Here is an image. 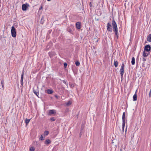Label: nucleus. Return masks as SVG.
I'll return each instance as SVG.
<instances>
[{"mask_svg":"<svg viewBox=\"0 0 151 151\" xmlns=\"http://www.w3.org/2000/svg\"><path fill=\"white\" fill-rule=\"evenodd\" d=\"M112 24L113 26V30L115 34V36L116 37L117 39L119 37V33L118 32V28L116 24L114 19L112 20Z\"/></svg>","mask_w":151,"mask_h":151,"instance_id":"f257e3e1","label":"nucleus"},{"mask_svg":"<svg viewBox=\"0 0 151 151\" xmlns=\"http://www.w3.org/2000/svg\"><path fill=\"white\" fill-rule=\"evenodd\" d=\"M11 33L12 34V36L13 37H15L16 36V29L14 26H12V29L11 30Z\"/></svg>","mask_w":151,"mask_h":151,"instance_id":"f03ea898","label":"nucleus"},{"mask_svg":"<svg viewBox=\"0 0 151 151\" xmlns=\"http://www.w3.org/2000/svg\"><path fill=\"white\" fill-rule=\"evenodd\" d=\"M124 66V63H123L122 64L121 69L120 70V73L121 75V78L122 79V78H123Z\"/></svg>","mask_w":151,"mask_h":151,"instance_id":"7ed1b4c3","label":"nucleus"},{"mask_svg":"<svg viewBox=\"0 0 151 151\" xmlns=\"http://www.w3.org/2000/svg\"><path fill=\"white\" fill-rule=\"evenodd\" d=\"M111 25L110 23L109 22L107 24V30L110 32L112 31V29L111 28Z\"/></svg>","mask_w":151,"mask_h":151,"instance_id":"20e7f679","label":"nucleus"},{"mask_svg":"<svg viewBox=\"0 0 151 151\" xmlns=\"http://www.w3.org/2000/svg\"><path fill=\"white\" fill-rule=\"evenodd\" d=\"M151 50V47L150 45H146L144 49V50L147 52H150Z\"/></svg>","mask_w":151,"mask_h":151,"instance_id":"39448f33","label":"nucleus"},{"mask_svg":"<svg viewBox=\"0 0 151 151\" xmlns=\"http://www.w3.org/2000/svg\"><path fill=\"white\" fill-rule=\"evenodd\" d=\"M150 52H147L144 50L142 55L144 57H146L150 55Z\"/></svg>","mask_w":151,"mask_h":151,"instance_id":"423d86ee","label":"nucleus"},{"mask_svg":"<svg viewBox=\"0 0 151 151\" xmlns=\"http://www.w3.org/2000/svg\"><path fill=\"white\" fill-rule=\"evenodd\" d=\"M24 71H22V75H21V80H20L21 83V85L22 86H23V76H24Z\"/></svg>","mask_w":151,"mask_h":151,"instance_id":"0eeeda50","label":"nucleus"},{"mask_svg":"<svg viewBox=\"0 0 151 151\" xmlns=\"http://www.w3.org/2000/svg\"><path fill=\"white\" fill-rule=\"evenodd\" d=\"M76 28L78 29H80L81 28V22H79L76 23Z\"/></svg>","mask_w":151,"mask_h":151,"instance_id":"6e6552de","label":"nucleus"},{"mask_svg":"<svg viewBox=\"0 0 151 151\" xmlns=\"http://www.w3.org/2000/svg\"><path fill=\"white\" fill-rule=\"evenodd\" d=\"M33 93L37 96H38L39 94V92L38 90L37 91L35 89V87H34L33 88Z\"/></svg>","mask_w":151,"mask_h":151,"instance_id":"1a4fd4ad","label":"nucleus"},{"mask_svg":"<svg viewBox=\"0 0 151 151\" xmlns=\"http://www.w3.org/2000/svg\"><path fill=\"white\" fill-rule=\"evenodd\" d=\"M56 112V111L54 110H50L49 111V114L51 115L52 114L55 113Z\"/></svg>","mask_w":151,"mask_h":151,"instance_id":"9d476101","label":"nucleus"},{"mask_svg":"<svg viewBox=\"0 0 151 151\" xmlns=\"http://www.w3.org/2000/svg\"><path fill=\"white\" fill-rule=\"evenodd\" d=\"M27 6L26 4H23L22 5V9L23 11H25L27 9Z\"/></svg>","mask_w":151,"mask_h":151,"instance_id":"9b49d317","label":"nucleus"},{"mask_svg":"<svg viewBox=\"0 0 151 151\" xmlns=\"http://www.w3.org/2000/svg\"><path fill=\"white\" fill-rule=\"evenodd\" d=\"M137 92V90H136L135 94L133 96V101H135L137 100V95L136 94V92Z\"/></svg>","mask_w":151,"mask_h":151,"instance_id":"f8f14e48","label":"nucleus"},{"mask_svg":"<svg viewBox=\"0 0 151 151\" xmlns=\"http://www.w3.org/2000/svg\"><path fill=\"white\" fill-rule=\"evenodd\" d=\"M122 122H125V112H124L123 113L122 116Z\"/></svg>","mask_w":151,"mask_h":151,"instance_id":"ddd939ff","label":"nucleus"},{"mask_svg":"<svg viewBox=\"0 0 151 151\" xmlns=\"http://www.w3.org/2000/svg\"><path fill=\"white\" fill-rule=\"evenodd\" d=\"M147 40L148 42H151V34H150L147 36Z\"/></svg>","mask_w":151,"mask_h":151,"instance_id":"4468645a","label":"nucleus"},{"mask_svg":"<svg viewBox=\"0 0 151 151\" xmlns=\"http://www.w3.org/2000/svg\"><path fill=\"white\" fill-rule=\"evenodd\" d=\"M114 64L116 68L118 66V62L115 59L114 60Z\"/></svg>","mask_w":151,"mask_h":151,"instance_id":"2eb2a0df","label":"nucleus"},{"mask_svg":"<svg viewBox=\"0 0 151 151\" xmlns=\"http://www.w3.org/2000/svg\"><path fill=\"white\" fill-rule=\"evenodd\" d=\"M51 142V141L50 140L48 139H46L45 141V144L46 145H49V144Z\"/></svg>","mask_w":151,"mask_h":151,"instance_id":"dca6fc26","label":"nucleus"},{"mask_svg":"<svg viewBox=\"0 0 151 151\" xmlns=\"http://www.w3.org/2000/svg\"><path fill=\"white\" fill-rule=\"evenodd\" d=\"M53 91L51 89H48L47 90V93L48 94H52L53 93Z\"/></svg>","mask_w":151,"mask_h":151,"instance_id":"f3484780","label":"nucleus"},{"mask_svg":"<svg viewBox=\"0 0 151 151\" xmlns=\"http://www.w3.org/2000/svg\"><path fill=\"white\" fill-rule=\"evenodd\" d=\"M30 119H28L26 118L25 119V123L26 125H27L29 123Z\"/></svg>","mask_w":151,"mask_h":151,"instance_id":"a211bd4d","label":"nucleus"},{"mask_svg":"<svg viewBox=\"0 0 151 151\" xmlns=\"http://www.w3.org/2000/svg\"><path fill=\"white\" fill-rule=\"evenodd\" d=\"M49 133V132L48 131H45L44 132V135L45 136H47L48 134Z\"/></svg>","mask_w":151,"mask_h":151,"instance_id":"6ab92c4d","label":"nucleus"},{"mask_svg":"<svg viewBox=\"0 0 151 151\" xmlns=\"http://www.w3.org/2000/svg\"><path fill=\"white\" fill-rule=\"evenodd\" d=\"M72 102L71 101H69L66 103V104L67 106H69L71 104Z\"/></svg>","mask_w":151,"mask_h":151,"instance_id":"aec40b11","label":"nucleus"},{"mask_svg":"<svg viewBox=\"0 0 151 151\" xmlns=\"http://www.w3.org/2000/svg\"><path fill=\"white\" fill-rule=\"evenodd\" d=\"M125 122H122V128L123 129L124 128L125 125Z\"/></svg>","mask_w":151,"mask_h":151,"instance_id":"412c9836","label":"nucleus"},{"mask_svg":"<svg viewBox=\"0 0 151 151\" xmlns=\"http://www.w3.org/2000/svg\"><path fill=\"white\" fill-rule=\"evenodd\" d=\"M75 64L77 66H79L80 64V63L79 61H77L75 62Z\"/></svg>","mask_w":151,"mask_h":151,"instance_id":"4be33fe9","label":"nucleus"},{"mask_svg":"<svg viewBox=\"0 0 151 151\" xmlns=\"http://www.w3.org/2000/svg\"><path fill=\"white\" fill-rule=\"evenodd\" d=\"M142 67H144L145 69H146L147 68V66H146L145 65V62L143 63Z\"/></svg>","mask_w":151,"mask_h":151,"instance_id":"5701e85b","label":"nucleus"},{"mask_svg":"<svg viewBox=\"0 0 151 151\" xmlns=\"http://www.w3.org/2000/svg\"><path fill=\"white\" fill-rule=\"evenodd\" d=\"M50 120L52 121H55V117H52L50 119Z\"/></svg>","mask_w":151,"mask_h":151,"instance_id":"b1692460","label":"nucleus"},{"mask_svg":"<svg viewBox=\"0 0 151 151\" xmlns=\"http://www.w3.org/2000/svg\"><path fill=\"white\" fill-rule=\"evenodd\" d=\"M55 52H49V55H50L51 54H52V55H55Z\"/></svg>","mask_w":151,"mask_h":151,"instance_id":"393cba45","label":"nucleus"},{"mask_svg":"<svg viewBox=\"0 0 151 151\" xmlns=\"http://www.w3.org/2000/svg\"><path fill=\"white\" fill-rule=\"evenodd\" d=\"M35 148L34 147H32L30 148V151H34Z\"/></svg>","mask_w":151,"mask_h":151,"instance_id":"a878e982","label":"nucleus"},{"mask_svg":"<svg viewBox=\"0 0 151 151\" xmlns=\"http://www.w3.org/2000/svg\"><path fill=\"white\" fill-rule=\"evenodd\" d=\"M4 81L3 80H2L1 81V86H2V88H4Z\"/></svg>","mask_w":151,"mask_h":151,"instance_id":"bb28decb","label":"nucleus"},{"mask_svg":"<svg viewBox=\"0 0 151 151\" xmlns=\"http://www.w3.org/2000/svg\"><path fill=\"white\" fill-rule=\"evenodd\" d=\"M67 65V63H64V66L65 68H66Z\"/></svg>","mask_w":151,"mask_h":151,"instance_id":"cd10ccee","label":"nucleus"},{"mask_svg":"<svg viewBox=\"0 0 151 151\" xmlns=\"http://www.w3.org/2000/svg\"><path fill=\"white\" fill-rule=\"evenodd\" d=\"M145 58V57H143L142 58V60L143 61V62H145L146 60V58Z\"/></svg>","mask_w":151,"mask_h":151,"instance_id":"c85d7f7f","label":"nucleus"},{"mask_svg":"<svg viewBox=\"0 0 151 151\" xmlns=\"http://www.w3.org/2000/svg\"><path fill=\"white\" fill-rule=\"evenodd\" d=\"M135 64V58H134L133 57V65Z\"/></svg>","mask_w":151,"mask_h":151,"instance_id":"c756f323","label":"nucleus"},{"mask_svg":"<svg viewBox=\"0 0 151 151\" xmlns=\"http://www.w3.org/2000/svg\"><path fill=\"white\" fill-rule=\"evenodd\" d=\"M40 139L41 140H42L44 139V137H43L42 135H41L40 137Z\"/></svg>","mask_w":151,"mask_h":151,"instance_id":"7c9ffc66","label":"nucleus"},{"mask_svg":"<svg viewBox=\"0 0 151 151\" xmlns=\"http://www.w3.org/2000/svg\"><path fill=\"white\" fill-rule=\"evenodd\" d=\"M40 23L42 24H43V21H42V20H41V19Z\"/></svg>","mask_w":151,"mask_h":151,"instance_id":"2f4dec72","label":"nucleus"},{"mask_svg":"<svg viewBox=\"0 0 151 151\" xmlns=\"http://www.w3.org/2000/svg\"><path fill=\"white\" fill-rule=\"evenodd\" d=\"M42 8H43V7L42 6H41L39 8V10L42 9Z\"/></svg>","mask_w":151,"mask_h":151,"instance_id":"473e14b6","label":"nucleus"},{"mask_svg":"<svg viewBox=\"0 0 151 151\" xmlns=\"http://www.w3.org/2000/svg\"><path fill=\"white\" fill-rule=\"evenodd\" d=\"M63 82L64 83H65V84H66V81H65V80H63Z\"/></svg>","mask_w":151,"mask_h":151,"instance_id":"72a5a7b5","label":"nucleus"},{"mask_svg":"<svg viewBox=\"0 0 151 151\" xmlns=\"http://www.w3.org/2000/svg\"><path fill=\"white\" fill-rule=\"evenodd\" d=\"M44 19V17L43 16H42L41 19V20H43Z\"/></svg>","mask_w":151,"mask_h":151,"instance_id":"f704fd0d","label":"nucleus"},{"mask_svg":"<svg viewBox=\"0 0 151 151\" xmlns=\"http://www.w3.org/2000/svg\"><path fill=\"white\" fill-rule=\"evenodd\" d=\"M55 97L57 98H58V96L57 95H55Z\"/></svg>","mask_w":151,"mask_h":151,"instance_id":"c9c22d12","label":"nucleus"},{"mask_svg":"<svg viewBox=\"0 0 151 151\" xmlns=\"http://www.w3.org/2000/svg\"><path fill=\"white\" fill-rule=\"evenodd\" d=\"M131 63L132 64V60H131Z\"/></svg>","mask_w":151,"mask_h":151,"instance_id":"e433bc0d","label":"nucleus"},{"mask_svg":"<svg viewBox=\"0 0 151 151\" xmlns=\"http://www.w3.org/2000/svg\"><path fill=\"white\" fill-rule=\"evenodd\" d=\"M51 0H47V1H50Z\"/></svg>","mask_w":151,"mask_h":151,"instance_id":"4c0bfd02","label":"nucleus"},{"mask_svg":"<svg viewBox=\"0 0 151 151\" xmlns=\"http://www.w3.org/2000/svg\"><path fill=\"white\" fill-rule=\"evenodd\" d=\"M132 4H131V6L132 7Z\"/></svg>","mask_w":151,"mask_h":151,"instance_id":"58836bf2","label":"nucleus"},{"mask_svg":"<svg viewBox=\"0 0 151 151\" xmlns=\"http://www.w3.org/2000/svg\"><path fill=\"white\" fill-rule=\"evenodd\" d=\"M27 5L28 6H29V4H27Z\"/></svg>","mask_w":151,"mask_h":151,"instance_id":"ea45409f","label":"nucleus"},{"mask_svg":"<svg viewBox=\"0 0 151 151\" xmlns=\"http://www.w3.org/2000/svg\"><path fill=\"white\" fill-rule=\"evenodd\" d=\"M1 2V0H0V3Z\"/></svg>","mask_w":151,"mask_h":151,"instance_id":"a19ab883","label":"nucleus"}]
</instances>
